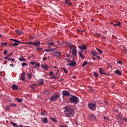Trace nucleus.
<instances>
[{
  "label": "nucleus",
  "instance_id": "11",
  "mask_svg": "<svg viewBox=\"0 0 127 127\" xmlns=\"http://www.w3.org/2000/svg\"><path fill=\"white\" fill-rule=\"evenodd\" d=\"M76 62L73 61V62H70L69 64L67 65H69V66H75L76 65Z\"/></svg>",
  "mask_w": 127,
  "mask_h": 127
},
{
  "label": "nucleus",
  "instance_id": "8",
  "mask_svg": "<svg viewBox=\"0 0 127 127\" xmlns=\"http://www.w3.org/2000/svg\"><path fill=\"white\" fill-rule=\"evenodd\" d=\"M40 42H34V46L39 47L40 46Z\"/></svg>",
  "mask_w": 127,
  "mask_h": 127
},
{
  "label": "nucleus",
  "instance_id": "61",
  "mask_svg": "<svg viewBox=\"0 0 127 127\" xmlns=\"http://www.w3.org/2000/svg\"><path fill=\"white\" fill-rule=\"evenodd\" d=\"M118 25H119V26H121V22H118V23H117Z\"/></svg>",
  "mask_w": 127,
  "mask_h": 127
},
{
  "label": "nucleus",
  "instance_id": "57",
  "mask_svg": "<svg viewBox=\"0 0 127 127\" xmlns=\"http://www.w3.org/2000/svg\"><path fill=\"white\" fill-rule=\"evenodd\" d=\"M124 121H125V122H127V118H124L123 119Z\"/></svg>",
  "mask_w": 127,
  "mask_h": 127
},
{
  "label": "nucleus",
  "instance_id": "33",
  "mask_svg": "<svg viewBox=\"0 0 127 127\" xmlns=\"http://www.w3.org/2000/svg\"><path fill=\"white\" fill-rule=\"evenodd\" d=\"M65 3H66V4H68L69 6L72 5V3H71V2L69 3V2H68V1H65Z\"/></svg>",
  "mask_w": 127,
  "mask_h": 127
},
{
  "label": "nucleus",
  "instance_id": "35",
  "mask_svg": "<svg viewBox=\"0 0 127 127\" xmlns=\"http://www.w3.org/2000/svg\"><path fill=\"white\" fill-rule=\"evenodd\" d=\"M97 50L99 52V55H102L103 52L99 49L96 48Z\"/></svg>",
  "mask_w": 127,
  "mask_h": 127
},
{
  "label": "nucleus",
  "instance_id": "49",
  "mask_svg": "<svg viewBox=\"0 0 127 127\" xmlns=\"http://www.w3.org/2000/svg\"><path fill=\"white\" fill-rule=\"evenodd\" d=\"M59 127H68V126L64 125H60Z\"/></svg>",
  "mask_w": 127,
  "mask_h": 127
},
{
  "label": "nucleus",
  "instance_id": "47",
  "mask_svg": "<svg viewBox=\"0 0 127 127\" xmlns=\"http://www.w3.org/2000/svg\"><path fill=\"white\" fill-rule=\"evenodd\" d=\"M117 63H119V64H121V65H123V62H122V61H121L117 62Z\"/></svg>",
  "mask_w": 127,
  "mask_h": 127
},
{
  "label": "nucleus",
  "instance_id": "39",
  "mask_svg": "<svg viewBox=\"0 0 127 127\" xmlns=\"http://www.w3.org/2000/svg\"><path fill=\"white\" fill-rule=\"evenodd\" d=\"M11 45L12 46H17V45H18V43H14L13 44H12Z\"/></svg>",
  "mask_w": 127,
  "mask_h": 127
},
{
  "label": "nucleus",
  "instance_id": "4",
  "mask_svg": "<svg viewBox=\"0 0 127 127\" xmlns=\"http://www.w3.org/2000/svg\"><path fill=\"white\" fill-rule=\"evenodd\" d=\"M96 103H90L88 104V107L90 110H91V111H95V110H96Z\"/></svg>",
  "mask_w": 127,
  "mask_h": 127
},
{
  "label": "nucleus",
  "instance_id": "14",
  "mask_svg": "<svg viewBox=\"0 0 127 127\" xmlns=\"http://www.w3.org/2000/svg\"><path fill=\"white\" fill-rule=\"evenodd\" d=\"M42 122H43L44 124H47V123H48V120L46 118H44L43 119H42Z\"/></svg>",
  "mask_w": 127,
  "mask_h": 127
},
{
  "label": "nucleus",
  "instance_id": "22",
  "mask_svg": "<svg viewBox=\"0 0 127 127\" xmlns=\"http://www.w3.org/2000/svg\"><path fill=\"white\" fill-rule=\"evenodd\" d=\"M79 56L81 58H84L85 57H84V55H83V53H82V52H78Z\"/></svg>",
  "mask_w": 127,
  "mask_h": 127
},
{
  "label": "nucleus",
  "instance_id": "56",
  "mask_svg": "<svg viewBox=\"0 0 127 127\" xmlns=\"http://www.w3.org/2000/svg\"><path fill=\"white\" fill-rule=\"evenodd\" d=\"M112 24H113V25H114V26H118L117 23V24H114V23H112Z\"/></svg>",
  "mask_w": 127,
  "mask_h": 127
},
{
  "label": "nucleus",
  "instance_id": "62",
  "mask_svg": "<svg viewBox=\"0 0 127 127\" xmlns=\"http://www.w3.org/2000/svg\"><path fill=\"white\" fill-rule=\"evenodd\" d=\"M93 60H97V58H94V57H92Z\"/></svg>",
  "mask_w": 127,
  "mask_h": 127
},
{
  "label": "nucleus",
  "instance_id": "38",
  "mask_svg": "<svg viewBox=\"0 0 127 127\" xmlns=\"http://www.w3.org/2000/svg\"><path fill=\"white\" fill-rule=\"evenodd\" d=\"M63 71L65 72V73H66V74H67V73H68V71H67V69H66V68H63Z\"/></svg>",
  "mask_w": 127,
  "mask_h": 127
},
{
  "label": "nucleus",
  "instance_id": "20",
  "mask_svg": "<svg viewBox=\"0 0 127 127\" xmlns=\"http://www.w3.org/2000/svg\"><path fill=\"white\" fill-rule=\"evenodd\" d=\"M41 67H43V68H44V69H45L46 70H48V69L47 68H49V66H47L45 64H43L42 65H41Z\"/></svg>",
  "mask_w": 127,
  "mask_h": 127
},
{
  "label": "nucleus",
  "instance_id": "51",
  "mask_svg": "<svg viewBox=\"0 0 127 127\" xmlns=\"http://www.w3.org/2000/svg\"><path fill=\"white\" fill-rule=\"evenodd\" d=\"M44 51H45L46 52H50V49L49 50H44Z\"/></svg>",
  "mask_w": 127,
  "mask_h": 127
},
{
  "label": "nucleus",
  "instance_id": "16",
  "mask_svg": "<svg viewBox=\"0 0 127 127\" xmlns=\"http://www.w3.org/2000/svg\"><path fill=\"white\" fill-rule=\"evenodd\" d=\"M90 121H95L96 120V116L94 115H91L90 117Z\"/></svg>",
  "mask_w": 127,
  "mask_h": 127
},
{
  "label": "nucleus",
  "instance_id": "37",
  "mask_svg": "<svg viewBox=\"0 0 127 127\" xmlns=\"http://www.w3.org/2000/svg\"><path fill=\"white\" fill-rule=\"evenodd\" d=\"M44 95H48L49 94V92L48 90H46L44 92Z\"/></svg>",
  "mask_w": 127,
  "mask_h": 127
},
{
  "label": "nucleus",
  "instance_id": "5",
  "mask_svg": "<svg viewBox=\"0 0 127 127\" xmlns=\"http://www.w3.org/2000/svg\"><path fill=\"white\" fill-rule=\"evenodd\" d=\"M62 94L64 97H71V95H70V92L69 91L64 90L62 92Z\"/></svg>",
  "mask_w": 127,
  "mask_h": 127
},
{
  "label": "nucleus",
  "instance_id": "17",
  "mask_svg": "<svg viewBox=\"0 0 127 127\" xmlns=\"http://www.w3.org/2000/svg\"><path fill=\"white\" fill-rule=\"evenodd\" d=\"M91 54H92V55H94V56H97V55H98V53H97V52H96V51H92Z\"/></svg>",
  "mask_w": 127,
  "mask_h": 127
},
{
  "label": "nucleus",
  "instance_id": "29",
  "mask_svg": "<svg viewBox=\"0 0 127 127\" xmlns=\"http://www.w3.org/2000/svg\"><path fill=\"white\" fill-rule=\"evenodd\" d=\"M16 101H17L18 103H21L22 102V99L20 98H15Z\"/></svg>",
  "mask_w": 127,
  "mask_h": 127
},
{
  "label": "nucleus",
  "instance_id": "15",
  "mask_svg": "<svg viewBox=\"0 0 127 127\" xmlns=\"http://www.w3.org/2000/svg\"><path fill=\"white\" fill-rule=\"evenodd\" d=\"M9 106L10 108H15V107H16L17 105H16V104H14V103H10Z\"/></svg>",
  "mask_w": 127,
  "mask_h": 127
},
{
  "label": "nucleus",
  "instance_id": "25",
  "mask_svg": "<svg viewBox=\"0 0 127 127\" xmlns=\"http://www.w3.org/2000/svg\"><path fill=\"white\" fill-rule=\"evenodd\" d=\"M88 64V62L87 61H84L82 64V66L85 67L86 65Z\"/></svg>",
  "mask_w": 127,
  "mask_h": 127
},
{
  "label": "nucleus",
  "instance_id": "21",
  "mask_svg": "<svg viewBox=\"0 0 127 127\" xmlns=\"http://www.w3.org/2000/svg\"><path fill=\"white\" fill-rule=\"evenodd\" d=\"M115 72L116 74H118V75H122V72H121V71H120L118 69H117L116 70H115Z\"/></svg>",
  "mask_w": 127,
  "mask_h": 127
},
{
  "label": "nucleus",
  "instance_id": "55",
  "mask_svg": "<svg viewBox=\"0 0 127 127\" xmlns=\"http://www.w3.org/2000/svg\"><path fill=\"white\" fill-rule=\"evenodd\" d=\"M58 43L59 44H60L61 45H62V43H61V42H60V41H58Z\"/></svg>",
  "mask_w": 127,
  "mask_h": 127
},
{
  "label": "nucleus",
  "instance_id": "23",
  "mask_svg": "<svg viewBox=\"0 0 127 127\" xmlns=\"http://www.w3.org/2000/svg\"><path fill=\"white\" fill-rule=\"evenodd\" d=\"M117 117L118 118V119H122V118H123V115L120 113L117 116Z\"/></svg>",
  "mask_w": 127,
  "mask_h": 127
},
{
  "label": "nucleus",
  "instance_id": "45",
  "mask_svg": "<svg viewBox=\"0 0 127 127\" xmlns=\"http://www.w3.org/2000/svg\"><path fill=\"white\" fill-rule=\"evenodd\" d=\"M104 119L105 121H109V120H110L109 119V117H104Z\"/></svg>",
  "mask_w": 127,
  "mask_h": 127
},
{
  "label": "nucleus",
  "instance_id": "50",
  "mask_svg": "<svg viewBox=\"0 0 127 127\" xmlns=\"http://www.w3.org/2000/svg\"><path fill=\"white\" fill-rule=\"evenodd\" d=\"M55 53H56V54H59V56H60V55H61V52H55Z\"/></svg>",
  "mask_w": 127,
  "mask_h": 127
},
{
  "label": "nucleus",
  "instance_id": "1",
  "mask_svg": "<svg viewBox=\"0 0 127 127\" xmlns=\"http://www.w3.org/2000/svg\"><path fill=\"white\" fill-rule=\"evenodd\" d=\"M65 111L66 113V117H70L72 115V114L74 113V110L72 109H71L70 107H65Z\"/></svg>",
  "mask_w": 127,
  "mask_h": 127
},
{
  "label": "nucleus",
  "instance_id": "52",
  "mask_svg": "<svg viewBox=\"0 0 127 127\" xmlns=\"http://www.w3.org/2000/svg\"><path fill=\"white\" fill-rule=\"evenodd\" d=\"M47 60V58H44L43 59V61H46Z\"/></svg>",
  "mask_w": 127,
  "mask_h": 127
},
{
  "label": "nucleus",
  "instance_id": "60",
  "mask_svg": "<svg viewBox=\"0 0 127 127\" xmlns=\"http://www.w3.org/2000/svg\"><path fill=\"white\" fill-rule=\"evenodd\" d=\"M50 75H53V71H51L50 72Z\"/></svg>",
  "mask_w": 127,
  "mask_h": 127
},
{
  "label": "nucleus",
  "instance_id": "40",
  "mask_svg": "<svg viewBox=\"0 0 127 127\" xmlns=\"http://www.w3.org/2000/svg\"><path fill=\"white\" fill-rule=\"evenodd\" d=\"M35 66H36V67H39V66H40V64H39V63H37L35 64Z\"/></svg>",
  "mask_w": 127,
  "mask_h": 127
},
{
  "label": "nucleus",
  "instance_id": "10",
  "mask_svg": "<svg viewBox=\"0 0 127 127\" xmlns=\"http://www.w3.org/2000/svg\"><path fill=\"white\" fill-rule=\"evenodd\" d=\"M11 88L12 89V90H14L15 91H16V90H18V86H17L15 84H13L12 86H11Z\"/></svg>",
  "mask_w": 127,
  "mask_h": 127
},
{
  "label": "nucleus",
  "instance_id": "2",
  "mask_svg": "<svg viewBox=\"0 0 127 127\" xmlns=\"http://www.w3.org/2000/svg\"><path fill=\"white\" fill-rule=\"evenodd\" d=\"M69 102H70L71 104H77V103L79 102V98L76 96H72L69 98Z\"/></svg>",
  "mask_w": 127,
  "mask_h": 127
},
{
  "label": "nucleus",
  "instance_id": "53",
  "mask_svg": "<svg viewBox=\"0 0 127 127\" xmlns=\"http://www.w3.org/2000/svg\"><path fill=\"white\" fill-rule=\"evenodd\" d=\"M30 64H31L32 65H34V64H35V63H34L33 62H30Z\"/></svg>",
  "mask_w": 127,
  "mask_h": 127
},
{
  "label": "nucleus",
  "instance_id": "36",
  "mask_svg": "<svg viewBox=\"0 0 127 127\" xmlns=\"http://www.w3.org/2000/svg\"><path fill=\"white\" fill-rule=\"evenodd\" d=\"M93 73H94L95 77H99V75L98 74L97 72H94Z\"/></svg>",
  "mask_w": 127,
  "mask_h": 127
},
{
  "label": "nucleus",
  "instance_id": "46",
  "mask_svg": "<svg viewBox=\"0 0 127 127\" xmlns=\"http://www.w3.org/2000/svg\"><path fill=\"white\" fill-rule=\"evenodd\" d=\"M34 86H36V84L31 85V87L33 88V90H34V89H35V87H34Z\"/></svg>",
  "mask_w": 127,
  "mask_h": 127
},
{
  "label": "nucleus",
  "instance_id": "28",
  "mask_svg": "<svg viewBox=\"0 0 127 127\" xmlns=\"http://www.w3.org/2000/svg\"><path fill=\"white\" fill-rule=\"evenodd\" d=\"M26 44H30V45H34V42H26Z\"/></svg>",
  "mask_w": 127,
  "mask_h": 127
},
{
  "label": "nucleus",
  "instance_id": "44",
  "mask_svg": "<svg viewBox=\"0 0 127 127\" xmlns=\"http://www.w3.org/2000/svg\"><path fill=\"white\" fill-rule=\"evenodd\" d=\"M36 50H37V51H41V50H42V48L39 47L36 49Z\"/></svg>",
  "mask_w": 127,
  "mask_h": 127
},
{
  "label": "nucleus",
  "instance_id": "31",
  "mask_svg": "<svg viewBox=\"0 0 127 127\" xmlns=\"http://www.w3.org/2000/svg\"><path fill=\"white\" fill-rule=\"evenodd\" d=\"M10 40H12V41H14V42H17L18 43H20V41H17V40L13 39H10Z\"/></svg>",
  "mask_w": 127,
  "mask_h": 127
},
{
  "label": "nucleus",
  "instance_id": "9",
  "mask_svg": "<svg viewBox=\"0 0 127 127\" xmlns=\"http://www.w3.org/2000/svg\"><path fill=\"white\" fill-rule=\"evenodd\" d=\"M68 46H69V48L70 49H75V46H74V45L72 44L71 43H69L68 44Z\"/></svg>",
  "mask_w": 127,
  "mask_h": 127
},
{
  "label": "nucleus",
  "instance_id": "63",
  "mask_svg": "<svg viewBox=\"0 0 127 127\" xmlns=\"http://www.w3.org/2000/svg\"><path fill=\"white\" fill-rule=\"evenodd\" d=\"M4 64H7V61H5L4 62Z\"/></svg>",
  "mask_w": 127,
  "mask_h": 127
},
{
  "label": "nucleus",
  "instance_id": "7",
  "mask_svg": "<svg viewBox=\"0 0 127 127\" xmlns=\"http://www.w3.org/2000/svg\"><path fill=\"white\" fill-rule=\"evenodd\" d=\"M25 72H23L21 75V79L22 81H25Z\"/></svg>",
  "mask_w": 127,
  "mask_h": 127
},
{
  "label": "nucleus",
  "instance_id": "43",
  "mask_svg": "<svg viewBox=\"0 0 127 127\" xmlns=\"http://www.w3.org/2000/svg\"><path fill=\"white\" fill-rule=\"evenodd\" d=\"M26 65H27V64H26V63H23L22 64V67H24V66H26Z\"/></svg>",
  "mask_w": 127,
  "mask_h": 127
},
{
  "label": "nucleus",
  "instance_id": "41",
  "mask_svg": "<svg viewBox=\"0 0 127 127\" xmlns=\"http://www.w3.org/2000/svg\"><path fill=\"white\" fill-rule=\"evenodd\" d=\"M10 108V106H9V105L6 107V108H5L6 111H9Z\"/></svg>",
  "mask_w": 127,
  "mask_h": 127
},
{
  "label": "nucleus",
  "instance_id": "24",
  "mask_svg": "<svg viewBox=\"0 0 127 127\" xmlns=\"http://www.w3.org/2000/svg\"><path fill=\"white\" fill-rule=\"evenodd\" d=\"M11 125L14 127H19L18 125H17L15 123L11 122Z\"/></svg>",
  "mask_w": 127,
  "mask_h": 127
},
{
  "label": "nucleus",
  "instance_id": "48",
  "mask_svg": "<svg viewBox=\"0 0 127 127\" xmlns=\"http://www.w3.org/2000/svg\"><path fill=\"white\" fill-rule=\"evenodd\" d=\"M7 53V51H6V50H4L3 51L4 55H6Z\"/></svg>",
  "mask_w": 127,
  "mask_h": 127
},
{
  "label": "nucleus",
  "instance_id": "30",
  "mask_svg": "<svg viewBox=\"0 0 127 127\" xmlns=\"http://www.w3.org/2000/svg\"><path fill=\"white\" fill-rule=\"evenodd\" d=\"M51 121H53V122H54V123H58V121L57 120H56L55 118H51Z\"/></svg>",
  "mask_w": 127,
  "mask_h": 127
},
{
  "label": "nucleus",
  "instance_id": "13",
  "mask_svg": "<svg viewBox=\"0 0 127 127\" xmlns=\"http://www.w3.org/2000/svg\"><path fill=\"white\" fill-rule=\"evenodd\" d=\"M99 72L101 75H103V74H104V75H107V74L105 73V72H104V69H103V68L101 67L99 68Z\"/></svg>",
  "mask_w": 127,
  "mask_h": 127
},
{
  "label": "nucleus",
  "instance_id": "6",
  "mask_svg": "<svg viewBox=\"0 0 127 127\" xmlns=\"http://www.w3.org/2000/svg\"><path fill=\"white\" fill-rule=\"evenodd\" d=\"M79 48L80 50H86L87 49V45L83 44L82 45H80L79 46Z\"/></svg>",
  "mask_w": 127,
  "mask_h": 127
},
{
  "label": "nucleus",
  "instance_id": "59",
  "mask_svg": "<svg viewBox=\"0 0 127 127\" xmlns=\"http://www.w3.org/2000/svg\"><path fill=\"white\" fill-rule=\"evenodd\" d=\"M41 114L42 115V116H45V114L44 113V112H42L41 113Z\"/></svg>",
  "mask_w": 127,
  "mask_h": 127
},
{
  "label": "nucleus",
  "instance_id": "3",
  "mask_svg": "<svg viewBox=\"0 0 127 127\" xmlns=\"http://www.w3.org/2000/svg\"><path fill=\"white\" fill-rule=\"evenodd\" d=\"M59 98H60V96L58 94H54L51 97L50 100L51 102H56Z\"/></svg>",
  "mask_w": 127,
  "mask_h": 127
},
{
  "label": "nucleus",
  "instance_id": "19",
  "mask_svg": "<svg viewBox=\"0 0 127 127\" xmlns=\"http://www.w3.org/2000/svg\"><path fill=\"white\" fill-rule=\"evenodd\" d=\"M26 76L29 78V79H31L32 77V73H26Z\"/></svg>",
  "mask_w": 127,
  "mask_h": 127
},
{
  "label": "nucleus",
  "instance_id": "42",
  "mask_svg": "<svg viewBox=\"0 0 127 127\" xmlns=\"http://www.w3.org/2000/svg\"><path fill=\"white\" fill-rule=\"evenodd\" d=\"M51 79H57V76L54 75L51 77Z\"/></svg>",
  "mask_w": 127,
  "mask_h": 127
},
{
  "label": "nucleus",
  "instance_id": "58",
  "mask_svg": "<svg viewBox=\"0 0 127 127\" xmlns=\"http://www.w3.org/2000/svg\"><path fill=\"white\" fill-rule=\"evenodd\" d=\"M50 51H53V52H54V49H50Z\"/></svg>",
  "mask_w": 127,
  "mask_h": 127
},
{
  "label": "nucleus",
  "instance_id": "12",
  "mask_svg": "<svg viewBox=\"0 0 127 127\" xmlns=\"http://www.w3.org/2000/svg\"><path fill=\"white\" fill-rule=\"evenodd\" d=\"M72 55H74V56H76L77 55V49H73L72 51Z\"/></svg>",
  "mask_w": 127,
  "mask_h": 127
},
{
  "label": "nucleus",
  "instance_id": "54",
  "mask_svg": "<svg viewBox=\"0 0 127 127\" xmlns=\"http://www.w3.org/2000/svg\"><path fill=\"white\" fill-rule=\"evenodd\" d=\"M11 55H12V53H10V54H8L7 56L9 57V56H11Z\"/></svg>",
  "mask_w": 127,
  "mask_h": 127
},
{
  "label": "nucleus",
  "instance_id": "34",
  "mask_svg": "<svg viewBox=\"0 0 127 127\" xmlns=\"http://www.w3.org/2000/svg\"><path fill=\"white\" fill-rule=\"evenodd\" d=\"M19 61H24V62H25V59L22 58H19Z\"/></svg>",
  "mask_w": 127,
  "mask_h": 127
},
{
  "label": "nucleus",
  "instance_id": "27",
  "mask_svg": "<svg viewBox=\"0 0 127 127\" xmlns=\"http://www.w3.org/2000/svg\"><path fill=\"white\" fill-rule=\"evenodd\" d=\"M39 85H40L41 86H42V85H43V79H41L40 80Z\"/></svg>",
  "mask_w": 127,
  "mask_h": 127
},
{
  "label": "nucleus",
  "instance_id": "18",
  "mask_svg": "<svg viewBox=\"0 0 127 127\" xmlns=\"http://www.w3.org/2000/svg\"><path fill=\"white\" fill-rule=\"evenodd\" d=\"M15 32H16V33H17V34H22V30H20L18 29H17L15 30Z\"/></svg>",
  "mask_w": 127,
  "mask_h": 127
},
{
  "label": "nucleus",
  "instance_id": "32",
  "mask_svg": "<svg viewBox=\"0 0 127 127\" xmlns=\"http://www.w3.org/2000/svg\"><path fill=\"white\" fill-rule=\"evenodd\" d=\"M48 44L49 45H51V46H55V44H54V43L52 42V43H48Z\"/></svg>",
  "mask_w": 127,
  "mask_h": 127
},
{
  "label": "nucleus",
  "instance_id": "26",
  "mask_svg": "<svg viewBox=\"0 0 127 127\" xmlns=\"http://www.w3.org/2000/svg\"><path fill=\"white\" fill-rule=\"evenodd\" d=\"M0 44H1V46H7V43H0Z\"/></svg>",
  "mask_w": 127,
  "mask_h": 127
},
{
  "label": "nucleus",
  "instance_id": "64",
  "mask_svg": "<svg viewBox=\"0 0 127 127\" xmlns=\"http://www.w3.org/2000/svg\"><path fill=\"white\" fill-rule=\"evenodd\" d=\"M5 59H7V60H8V57L7 56L6 57H5Z\"/></svg>",
  "mask_w": 127,
  "mask_h": 127
}]
</instances>
